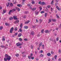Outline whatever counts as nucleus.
<instances>
[{"label":"nucleus","instance_id":"1","mask_svg":"<svg viewBox=\"0 0 61 61\" xmlns=\"http://www.w3.org/2000/svg\"><path fill=\"white\" fill-rule=\"evenodd\" d=\"M5 58H4V61H7L8 60V61L10 60L11 59V57L7 54H5Z\"/></svg>","mask_w":61,"mask_h":61},{"label":"nucleus","instance_id":"2","mask_svg":"<svg viewBox=\"0 0 61 61\" xmlns=\"http://www.w3.org/2000/svg\"><path fill=\"white\" fill-rule=\"evenodd\" d=\"M16 9H13L12 10H10L9 13V15H10V14L11 12L12 13L13 12H14V11H16Z\"/></svg>","mask_w":61,"mask_h":61},{"label":"nucleus","instance_id":"3","mask_svg":"<svg viewBox=\"0 0 61 61\" xmlns=\"http://www.w3.org/2000/svg\"><path fill=\"white\" fill-rule=\"evenodd\" d=\"M14 30V27L11 28L10 31V33H13V31Z\"/></svg>","mask_w":61,"mask_h":61},{"label":"nucleus","instance_id":"4","mask_svg":"<svg viewBox=\"0 0 61 61\" xmlns=\"http://www.w3.org/2000/svg\"><path fill=\"white\" fill-rule=\"evenodd\" d=\"M16 45L17 46H20L21 45V44L20 43H18L16 44Z\"/></svg>","mask_w":61,"mask_h":61},{"label":"nucleus","instance_id":"5","mask_svg":"<svg viewBox=\"0 0 61 61\" xmlns=\"http://www.w3.org/2000/svg\"><path fill=\"white\" fill-rule=\"evenodd\" d=\"M19 21L18 20H17L15 21L14 23V24H17L18 23H19Z\"/></svg>","mask_w":61,"mask_h":61},{"label":"nucleus","instance_id":"6","mask_svg":"<svg viewBox=\"0 0 61 61\" xmlns=\"http://www.w3.org/2000/svg\"><path fill=\"white\" fill-rule=\"evenodd\" d=\"M32 56H33V53H31L30 54V56H29L28 57L29 59H31V57H32Z\"/></svg>","mask_w":61,"mask_h":61},{"label":"nucleus","instance_id":"7","mask_svg":"<svg viewBox=\"0 0 61 61\" xmlns=\"http://www.w3.org/2000/svg\"><path fill=\"white\" fill-rule=\"evenodd\" d=\"M17 17L16 16H13V18L15 20H17L18 19L16 18Z\"/></svg>","mask_w":61,"mask_h":61},{"label":"nucleus","instance_id":"8","mask_svg":"<svg viewBox=\"0 0 61 61\" xmlns=\"http://www.w3.org/2000/svg\"><path fill=\"white\" fill-rule=\"evenodd\" d=\"M17 34H18V33L17 32L15 33V34L13 36V37H14L15 36H16L17 35Z\"/></svg>","mask_w":61,"mask_h":61},{"label":"nucleus","instance_id":"9","mask_svg":"<svg viewBox=\"0 0 61 61\" xmlns=\"http://www.w3.org/2000/svg\"><path fill=\"white\" fill-rule=\"evenodd\" d=\"M15 8L17 10H18V11H20V9H19V8H17V7H16Z\"/></svg>","mask_w":61,"mask_h":61},{"label":"nucleus","instance_id":"10","mask_svg":"<svg viewBox=\"0 0 61 61\" xmlns=\"http://www.w3.org/2000/svg\"><path fill=\"white\" fill-rule=\"evenodd\" d=\"M28 26H25L24 27V28L25 29H28Z\"/></svg>","mask_w":61,"mask_h":61},{"label":"nucleus","instance_id":"11","mask_svg":"<svg viewBox=\"0 0 61 61\" xmlns=\"http://www.w3.org/2000/svg\"><path fill=\"white\" fill-rule=\"evenodd\" d=\"M56 8L58 10H61V9H59L58 7V6H56Z\"/></svg>","mask_w":61,"mask_h":61},{"label":"nucleus","instance_id":"12","mask_svg":"<svg viewBox=\"0 0 61 61\" xmlns=\"http://www.w3.org/2000/svg\"><path fill=\"white\" fill-rule=\"evenodd\" d=\"M19 41H22L23 40H22V39L21 38H20L19 39Z\"/></svg>","mask_w":61,"mask_h":61},{"label":"nucleus","instance_id":"13","mask_svg":"<svg viewBox=\"0 0 61 61\" xmlns=\"http://www.w3.org/2000/svg\"><path fill=\"white\" fill-rule=\"evenodd\" d=\"M6 12V10H3V14H4Z\"/></svg>","mask_w":61,"mask_h":61},{"label":"nucleus","instance_id":"14","mask_svg":"<svg viewBox=\"0 0 61 61\" xmlns=\"http://www.w3.org/2000/svg\"><path fill=\"white\" fill-rule=\"evenodd\" d=\"M45 32L46 33H48L49 32V31H48V30H46L45 31Z\"/></svg>","mask_w":61,"mask_h":61},{"label":"nucleus","instance_id":"15","mask_svg":"<svg viewBox=\"0 0 61 61\" xmlns=\"http://www.w3.org/2000/svg\"><path fill=\"white\" fill-rule=\"evenodd\" d=\"M43 44V43H42L41 42L40 44H39V47H40V46H41V45H42V44Z\"/></svg>","mask_w":61,"mask_h":61},{"label":"nucleus","instance_id":"16","mask_svg":"<svg viewBox=\"0 0 61 61\" xmlns=\"http://www.w3.org/2000/svg\"><path fill=\"white\" fill-rule=\"evenodd\" d=\"M21 36H22V34L21 33L19 34L18 35V36L19 37H20Z\"/></svg>","mask_w":61,"mask_h":61},{"label":"nucleus","instance_id":"17","mask_svg":"<svg viewBox=\"0 0 61 61\" xmlns=\"http://www.w3.org/2000/svg\"><path fill=\"white\" fill-rule=\"evenodd\" d=\"M47 15V13H46L45 14V17H46Z\"/></svg>","mask_w":61,"mask_h":61},{"label":"nucleus","instance_id":"18","mask_svg":"<svg viewBox=\"0 0 61 61\" xmlns=\"http://www.w3.org/2000/svg\"><path fill=\"white\" fill-rule=\"evenodd\" d=\"M47 56H51V54H50V53H47Z\"/></svg>","mask_w":61,"mask_h":61},{"label":"nucleus","instance_id":"19","mask_svg":"<svg viewBox=\"0 0 61 61\" xmlns=\"http://www.w3.org/2000/svg\"><path fill=\"white\" fill-rule=\"evenodd\" d=\"M30 34H31V35H33L34 34V32L33 31L32 32L30 33Z\"/></svg>","mask_w":61,"mask_h":61},{"label":"nucleus","instance_id":"20","mask_svg":"<svg viewBox=\"0 0 61 61\" xmlns=\"http://www.w3.org/2000/svg\"><path fill=\"white\" fill-rule=\"evenodd\" d=\"M9 5H10V3H9V2H8V4H7V7H8Z\"/></svg>","mask_w":61,"mask_h":61},{"label":"nucleus","instance_id":"21","mask_svg":"<svg viewBox=\"0 0 61 61\" xmlns=\"http://www.w3.org/2000/svg\"><path fill=\"white\" fill-rule=\"evenodd\" d=\"M22 25H23L22 24V23L20 25V28H22Z\"/></svg>","mask_w":61,"mask_h":61},{"label":"nucleus","instance_id":"22","mask_svg":"<svg viewBox=\"0 0 61 61\" xmlns=\"http://www.w3.org/2000/svg\"><path fill=\"white\" fill-rule=\"evenodd\" d=\"M29 22H30V21H29V20H28L26 22H25V24H28V23H29Z\"/></svg>","mask_w":61,"mask_h":61},{"label":"nucleus","instance_id":"23","mask_svg":"<svg viewBox=\"0 0 61 61\" xmlns=\"http://www.w3.org/2000/svg\"><path fill=\"white\" fill-rule=\"evenodd\" d=\"M52 20L53 22H55V21H56V19H52Z\"/></svg>","mask_w":61,"mask_h":61},{"label":"nucleus","instance_id":"24","mask_svg":"<svg viewBox=\"0 0 61 61\" xmlns=\"http://www.w3.org/2000/svg\"><path fill=\"white\" fill-rule=\"evenodd\" d=\"M14 30L15 31H16L17 30V27H16L14 29Z\"/></svg>","mask_w":61,"mask_h":61},{"label":"nucleus","instance_id":"25","mask_svg":"<svg viewBox=\"0 0 61 61\" xmlns=\"http://www.w3.org/2000/svg\"><path fill=\"white\" fill-rule=\"evenodd\" d=\"M32 10L33 11H34V10H36V8H34L32 9Z\"/></svg>","mask_w":61,"mask_h":61},{"label":"nucleus","instance_id":"26","mask_svg":"<svg viewBox=\"0 0 61 61\" xmlns=\"http://www.w3.org/2000/svg\"><path fill=\"white\" fill-rule=\"evenodd\" d=\"M3 26H0V30H2V29H3Z\"/></svg>","mask_w":61,"mask_h":61},{"label":"nucleus","instance_id":"27","mask_svg":"<svg viewBox=\"0 0 61 61\" xmlns=\"http://www.w3.org/2000/svg\"><path fill=\"white\" fill-rule=\"evenodd\" d=\"M54 57L55 59H56V58H57V56L56 55H55L54 56Z\"/></svg>","mask_w":61,"mask_h":61},{"label":"nucleus","instance_id":"28","mask_svg":"<svg viewBox=\"0 0 61 61\" xmlns=\"http://www.w3.org/2000/svg\"><path fill=\"white\" fill-rule=\"evenodd\" d=\"M45 13V11H42L41 12V14H43V13Z\"/></svg>","mask_w":61,"mask_h":61},{"label":"nucleus","instance_id":"29","mask_svg":"<svg viewBox=\"0 0 61 61\" xmlns=\"http://www.w3.org/2000/svg\"><path fill=\"white\" fill-rule=\"evenodd\" d=\"M19 56V54H16V56H17V57H18Z\"/></svg>","mask_w":61,"mask_h":61},{"label":"nucleus","instance_id":"30","mask_svg":"<svg viewBox=\"0 0 61 61\" xmlns=\"http://www.w3.org/2000/svg\"><path fill=\"white\" fill-rule=\"evenodd\" d=\"M35 2L34 1H32L31 2V3L32 4H35Z\"/></svg>","mask_w":61,"mask_h":61},{"label":"nucleus","instance_id":"31","mask_svg":"<svg viewBox=\"0 0 61 61\" xmlns=\"http://www.w3.org/2000/svg\"><path fill=\"white\" fill-rule=\"evenodd\" d=\"M13 18L12 17H11L10 18V20H13Z\"/></svg>","mask_w":61,"mask_h":61},{"label":"nucleus","instance_id":"32","mask_svg":"<svg viewBox=\"0 0 61 61\" xmlns=\"http://www.w3.org/2000/svg\"><path fill=\"white\" fill-rule=\"evenodd\" d=\"M56 15L57 16V18H59V16L57 15L56 14Z\"/></svg>","mask_w":61,"mask_h":61},{"label":"nucleus","instance_id":"33","mask_svg":"<svg viewBox=\"0 0 61 61\" xmlns=\"http://www.w3.org/2000/svg\"><path fill=\"white\" fill-rule=\"evenodd\" d=\"M51 21H52V20H51V19H49V21L50 22H51Z\"/></svg>","mask_w":61,"mask_h":61},{"label":"nucleus","instance_id":"34","mask_svg":"<svg viewBox=\"0 0 61 61\" xmlns=\"http://www.w3.org/2000/svg\"><path fill=\"white\" fill-rule=\"evenodd\" d=\"M44 31V30H42L41 31V32L42 33H43Z\"/></svg>","mask_w":61,"mask_h":61},{"label":"nucleus","instance_id":"35","mask_svg":"<svg viewBox=\"0 0 61 61\" xmlns=\"http://www.w3.org/2000/svg\"><path fill=\"white\" fill-rule=\"evenodd\" d=\"M2 41H5V38L2 39Z\"/></svg>","mask_w":61,"mask_h":61},{"label":"nucleus","instance_id":"36","mask_svg":"<svg viewBox=\"0 0 61 61\" xmlns=\"http://www.w3.org/2000/svg\"><path fill=\"white\" fill-rule=\"evenodd\" d=\"M40 10H42V7L41 6H40Z\"/></svg>","mask_w":61,"mask_h":61},{"label":"nucleus","instance_id":"37","mask_svg":"<svg viewBox=\"0 0 61 61\" xmlns=\"http://www.w3.org/2000/svg\"><path fill=\"white\" fill-rule=\"evenodd\" d=\"M42 4L43 5H45V2H43L42 3Z\"/></svg>","mask_w":61,"mask_h":61},{"label":"nucleus","instance_id":"38","mask_svg":"<svg viewBox=\"0 0 61 61\" xmlns=\"http://www.w3.org/2000/svg\"><path fill=\"white\" fill-rule=\"evenodd\" d=\"M31 49H33V46L32 45H31Z\"/></svg>","mask_w":61,"mask_h":61},{"label":"nucleus","instance_id":"39","mask_svg":"<svg viewBox=\"0 0 61 61\" xmlns=\"http://www.w3.org/2000/svg\"><path fill=\"white\" fill-rule=\"evenodd\" d=\"M31 58V59H34V57H30V59Z\"/></svg>","mask_w":61,"mask_h":61},{"label":"nucleus","instance_id":"40","mask_svg":"<svg viewBox=\"0 0 61 61\" xmlns=\"http://www.w3.org/2000/svg\"><path fill=\"white\" fill-rule=\"evenodd\" d=\"M19 31L20 32H22V29H21V28H20L19 29Z\"/></svg>","mask_w":61,"mask_h":61},{"label":"nucleus","instance_id":"41","mask_svg":"<svg viewBox=\"0 0 61 61\" xmlns=\"http://www.w3.org/2000/svg\"><path fill=\"white\" fill-rule=\"evenodd\" d=\"M17 6H18L19 7H20L21 5H20V4H18L17 5Z\"/></svg>","mask_w":61,"mask_h":61},{"label":"nucleus","instance_id":"42","mask_svg":"<svg viewBox=\"0 0 61 61\" xmlns=\"http://www.w3.org/2000/svg\"><path fill=\"white\" fill-rule=\"evenodd\" d=\"M43 54H41L40 56L41 57H43Z\"/></svg>","mask_w":61,"mask_h":61},{"label":"nucleus","instance_id":"43","mask_svg":"<svg viewBox=\"0 0 61 61\" xmlns=\"http://www.w3.org/2000/svg\"><path fill=\"white\" fill-rule=\"evenodd\" d=\"M24 40H25V41H27L28 40L27 39H24Z\"/></svg>","mask_w":61,"mask_h":61},{"label":"nucleus","instance_id":"44","mask_svg":"<svg viewBox=\"0 0 61 61\" xmlns=\"http://www.w3.org/2000/svg\"><path fill=\"white\" fill-rule=\"evenodd\" d=\"M53 2H54V0H52L51 3V4H53Z\"/></svg>","mask_w":61,"mask_h":61},{"label":"nucleus","instance_id":"45","mask_svg":"<svg viewBox=\"0 0 61 61\" xmlns=\"http://www.w3.org/2000/svg\"><path fill=\"white\" fill-rule=\"evenodd\" d=\"M51 53L52 54H53L54 53V52L53 51H51Z\"/></svg>","mask_w":61,"mask_h":61},{"label":"nucleus","instance_id":"46","mask_svg":"<svg viewBox=\"0 0 61 61\" xmlns=\"http://www.w3.org/2000/svg\"><path fill=\"white\" fill-rule=\"evenodd\" d=\"M13 5L12 3L10 4V6H12Z\"/></svg>","mask_w":61,"mask_h":61},{"label":"nucleus","instance_id":"47","mask_svg":"<svg viewBox=\"0 0 61 61\" xmlns=\"http://www.w3.org/2000/svg\"><path fill=\"white\" fill-rule=\"evenodd\" d=\"M4 47V46H0V47H2V48H3V47Z\"/></svg>","mask_w":61,"mask_h":61},{"label":"nucleus","instance_id":"48","mask_svg":"<svg viewBox=\"0 0 61 61\" xmlns=\"http://www.w3.org/2000/svg\"><path fill=\"white\" fill-rule=\"evenodd\" d=\"M5 25H8V24H7V23H5Z\"/></svg>","mask_w":61,"mask_h":61},{"label":"nucleus","instance_id":"49","mask_svg":"<svg viewBox=\"0 0 61 61\" xmlns=\"http://www.w3.org/2000/svg\"><path fill=\"white\" fill-rule=\"evenodd\" d=\"M58 60L59 61H61V58H59L58 59Z\"/></svg>","mask_w":61,"mask_h":61},{"label":"nucleus","instance_id":"50","mask_svg":"<svg viewBox=\"0 0 61 61\" xmlns=\"http://www.w3.org/2000/svg\"><path fill=\"white\" fill-rule=\"evenodd\" d=\"M56 40L57 41H58V40H59V39L57 37L56 39Z\"/></svg>","mask_w":61,"mask_h":61},{"label":"nucleus","instance_id":"51","mask_svg":"<svg viewBox=\"0 0 61 61\" xmlns=\"http://www.w3.org/2000/svg\"><path fill=\"white\" fill-rule=\"evenodd\" d=\"M42 22V20L41 19H40V23H41Z\"/></svg>","mask_w":61,"mask_h":61},{"label":"nucleus","instance_id":"52","mask_svg":"<svg viewBox=\"0 0 61 61\" xmlns=\"http://www.w3.org/2000/svg\"><path fill=\"white\" fill-rule=\"evenodd\" d=\"M43 51L42 50L41 51H40L41 53H43Z\"/></svg>","mask_w":61,"mask_h":61},{"label":"nucleus","instance_id":"53","mask_svg":"<svg viewBox=\"0 0 61 61\" xmlns=\"http://www.w3.org/2000/svg\"><path fill=\"white\" fill-rule=\"evenodd\" d=\"M50 5H49L48 6H47V7L48 8H50Z\"/></svg>","mask_w":61,"mask_h":61},{"label":"nucleus","instance_id":"54","mask_svg":"<svg viewBox=\"0 0 61 61\" xmlns=\"http://www.w3.org/2000/svg\"><path fill=\"white\" fill-rule=\"evenodd\" d=\"M61 52V50H59V52L60 53Z\"/></svg>","mask_w":61,"mask_h":61},{"label":"nucleus","instance_id":"55","mask_svg":"<svg viewBox=\"0 0 61 61\" xmlns=\"http://www.w3.org/2000/svg\"><path fill=\"white\" fill-rule=\"evenodd\" d=\"M14 4H16V1H15V2H14Z\"/></svg>","mask_w":61,"mask_h":61},{"label":"nucleus","instance_id":"56","mask_svg":"<svg viewBox=\"0 0 61 61\" xmlns=\"http://www.w3.org/2000/svg\"><path fill=\"white\" fill-rule=\"evenodd\" d=\"M25 14H27V11H25Z\"/></svg>","mask_w":61,"mask_h":61},{"label":"nucleus","instance_id":"57","mask_svg":"<svg viewBox=\"0 0 61 61\" xmlns=\"http://www.w3.org/2000/svg\"><path fill=\"white\" fill-rule=\"evenodd\" d=\"M25 0H22V2L23 3H24V1H25Z\"/></svg>","mask_w":61,"mask_h":61},{"label":"nucleus","instance_id":"58","mask_svg":"<svg viewBox=\"0 0 61 61\" xmlns=\"http://www.w3.org/2000/svg\"><path fill=\"white\" fill-rule=\"evenodd\" d=\"M41 1L39 2V4H41Z\"/></svg>","mask_w":61,"mask_h":61},{"label":"nucleus","instance_id":"59","mask_svg":"<svg viewBox=\"0 0 61 61\" xmlns=\"http://www.w3.org/2000/svg\"><path fill=\"white\" fill-rule=\"evenodd\" d=\"M55 2H58V1L57 0H55Z\"/></svg>","mask_w":61,"mask_h":61},{"label":"nucleus","instance_id":"60","mask_svg":"<svg viewBox=\"0 0 61 61\" xmlns=\"http://www.w3.org/2000/svg\"><path fill=\"white\" fill-rule=\"evenodd\" d=\"M48 61H50V59H48Z\"/></svg>","mask_w":61,"mask_h":61},{"label":"nucleus","instance_id":"61","mask_svg":"<svg viewBox=\"0 0 61 61\" xmlns=\"http://www.w3.org/2000/svg\"><path fill=\"white\" fill-rule=\"evenodd\" d=\"M24 53H25V52H23L22 53V54H24Z\"/></svg>","mask_w":61,"mask_h":61},{"label":"nucleus","instance_id":"62","mask_svg":"<svg viewBox=\"0 0 61 61\" xmlns=\"http://www.w3.org/2000/svg\"><path fill=\"white\" fill-rule=\"evenodd\" d=\"M36 22H38V20H37V19H36Z\"/></svg>","mask_w":61,"mask_h":61},{"label":"nucleus","instance_id":"63","mask_svg":"<svg viewBox=\"0 0 61 61\" xmlns=\"http://www.w3.org/2000/svg\"><path fill=\"white\" fill-rule=\"evenodd\" d=\"M38 12H37V13H36V15H38Z\"/></svg>","mask_w":61,"mask_h":61},{"label":"nucleus","instance_id":"64","mask_svg":"<svg viewBox=\"0 0 61 61\" xmlns=\"http://www.w3.org/2000/svg\"><path fill=\"white\" fill-rule=\"evenodd\" d=\"M28 5V6H30V4H29Z\"/></svg>","mask_w":61,"mask_h":61}]
</instances>
